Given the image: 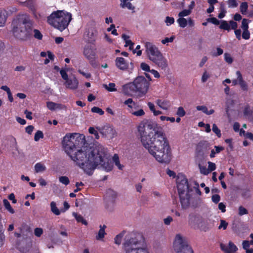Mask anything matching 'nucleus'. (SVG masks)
<instances>
[{
    "mask_svg": "<svg viewBox=\"0 0 253 253\" xmlns=\"http://www.w3.org/2000/svg\"><path fill=\"white\" fill-rule=\"evenodd\" d=\"M85 142L84 135L74 133L66 134L62 143L67 153L87 174L91 175L97 168H101L107 172L112 170L113 162L108 158L106 151L101 145L90 147L85 151L79 149Z\"/></svg>",
    "mask_w": 253,
    "mask_h": 253,
    "instance_id": "f257e3e1",
    "label": "nucleus"
},
{
    "mask_svg": "<svg viewBox=\"0 0 253 253\" xmlns=\"http://www.w3.org/2000/svg\"><path fill=\"white\" fill-rule=\"evenodd\" d=\"M138 133L143 147L161 164H169L171 151L163 128L155 122L144 120L139 125Z\"/></svg>",
    "mask_w": 253,
    "mask_h": 253,
    "instance_id": "f03ea898",
    "label": "nucleus"
},
{
    "mask_svg": "<svg viewBox=\"0 0 253 253\" xmlns=\"http://www.w3.org/2000/svg\"><path fill=\"white\" fill-rule=\"evenodd\" d=\"M33 22L27 15H25L14 23L12 32L16 39L25 41L33 36Z\"/></svg>",
    "mask_w": 253,
    "mask_h": 253,
    "instance_id": "7ed1b4c3",
    "label": "nucleus"
},
{
    "mask_svg": "<svg viewBox=\"0 0 253 253\" xmlns=\"http://www.w3.org/2000/svg\"><path fill=\"white\" fill-rule=\"evenodd\" d=\"M72 20V14L63 10L54 11L47 18V22L60 32L68 27Z\"/></svg>",
    "mask_w": 253,
    "mask_h": 253,
    "instance_id": "20e7f679",
    "label": "nucleus"
},
{
    "mask_svg": "<svg viewBox=\"0 0 253 253\" xmlns=\"http://www.w3.org/2000/svg\"><path fill=\"white\" fill-rule=\"evenodd\" d=\"M146 52L149 59L162 69H166L168 66V60L163 55L156 46L152 42L145 43Z\"/></svg>",
    "mask_w": 253,
    "mask_h": 253,
    "instance_id": "39448f33",
    "label": "nucleus"
},
{
    "mask_svg": "<svg viewBox=\"0 0 253 253\" xmlns=\"http://www.w3.org/2000/svg\"><path fill=\"white\" fill-rule=\"evenodd\" d=\"M127 87L134 92H138L139 96L145 95L149 87V83L142 76H137L132 83L126 84Z\"/></svg>",
    "mask_w": 253,
    "mask_h": 253,
    "instance_id": "423d86ee",
    "label": "nucleus"
},
{
    "mask_svg": "<svg viewBox=\"0 0 253 253\" xmlns=\"http://www.w3.org/2000/svg\"><path fill=\"white\" fill-rule=\"evenodd\" d=\"M141 241L136 237L126 240L123 244L126 253H149L148 251L141 247Z\"/></svg>",
    "mask_w": 253,
    "mask_h": 253,
    "instance_id": "0eeeda50",
    "label": "nucleus"
},
{
    "mask_svg": "<svg viewBox=\"0 0 253 253\" xmlns=\"http://www.w3.org/2000/svg\"><path fill=\"white\" fill-rule=\"evenodd\" d=\"M173 248L176 253H194L192 248L189 246L187 239L177 234L173 243Z\"/></svg>",
    "mask_w": 253,
    "mask_h": 253,
    "instance_id": "6e6552de",
    "label": "nucleus"
},
{
    "mask_svg": "<svg viewBox=\"0 0 253 253\" xmlns=\"http://www.w3.org/2000/svg\"><path fill=\"white\" fill-rule=\"evenodd\" d=\"M238 24L237 22L233 20H230L229 23L226 20H220V24L219 28L223 30L229 32L231 29L234 30V34H235L236 37L237 39L240 40L241 36V31L240 30H237Z\"/></svg>",
    "mask_w": 253,
    "mask_h": 253,
    "instance_id": "1a4fd4ad",
    "label": "nucleus"
},
{
    "mask_svg": "<svg viewBox=\"0 0 253 253\" xmlns=\"http://www.w3.org/2000/svg\"><path fill=\"white\" fill-rule=\"evenodd\" d=\"M177 188L178 194L190 193L192 189L190 188L186 176L183 174L178 175L176 178Z\"/></svg>",
    "mask_w": 253,
    "mask_h": 253,
    "instance_id": "9d476101",
    "label": "nucleus"
},
{
    "mask_svg": "<svg viewBox=\"0 0 253 253\" xmlns=\"http://www.w3.org/2000/svg\"><path fill=\"white\" fill-rule=\"evenodd\" d=\"M97 35V31L95 27H90L87 28L84 33V38L88 43H93Z\"/></svg>",
    "mask_w": 253,
    "mask_h": 253,
    "instance_id": "9b49d317",
    "label": "nucleus"
},
{
    "mask_svg": "<svg viewBox=\"0 0 253 253\" xmlns=\"http://www.w3.org/2000/svg\"><path fill=\"white\" fill-rule=\"evenodd\" d=\"M116 66L121 70H126L128 68V64L122 57H118L115 60Z\"/></svg>",
    "mask_w": 253,
    "mask_h": 253,
    "instance_id": "f8f14e48",
    "label": "nucleus"
},
{
    "mask_svg": "<svg viewBox=\"0 0 253 253\" xmlns=\"http://www.w3.org/2000/svg\"><path fill=\"white\" fill-rule=\"evenodd\" d=\"M79 82L75 77L73 78H68L65 83V85L67 88L72 90L77 89L78 87Z\"/></svg>",
    "mask_w": 253,
    "mask_h": 253,
    "instance_id": "ddd939ff",
    "label": "nucleus"
},
{
    "mask_svg": "<svg viewBox=\"0 0 253 253\" xmlns=\"http://www.w3.org/2000/svg\"><path fill=\"white\" fill-rule=\"evenodd\" d=\"M180 200V203L183 208L186 209L189 205V193L185 194H178Z\"/></svg>",
    "mask_w": 253,
    "mask_h": 253,
    "instance_id": "4468645a",
    "label": "nucleus"
},
{
    "mask_svg": "<svg viewBox=\"0 0 253 253\" xmlns=\"http://www.w3.org/2000/svg\"><path fill=\"white\" fill-rule=\"evenodd\" d=\"M236 76H237V80L238 81V84L243 90L247 91L248 89V87L247 83L243 79L242 75L239 71L236 72Z\"/></svg>",
    "mask_w": 253,
    "mask_h": 253,
    "instance_id": "2eb2a0df",
    "label": "nucleus"
},
{
    "mask_svg": "<svg viewBox=\"0 0 253 253\" xmlns=\"http://www.w3.org/2000/svg\"><path fill=\"white\" fill-rule=\"evenodd\" d=\"M84 55L86 58L91 59L95 57V53L89 45H87L84 48Z\"/></svg>",
    "mask_w": 253,
    "mask_h": 253,
    "instance_id": "dca6fc26",
    "label": "nucleus"
},
{
    "mask_svg": "<svg viewBox=\"0 0 253 253\" xmlns=\"http://www.w3.org/2000/svg\"><path fill=\"white\" fill-rule=\"evenodd\" d=\"M7 19V12L5 9H0V27L5 25Z\"/></svg>",
    "mask_w": 253,
    "mask_h": 253,
    "instance_id": "f3484780",
    "label": "nucleus"
},
{
    "mask_svg": "<svg viewBox=\"0 0 253 253\" xmlns=\"http://www.w3.org/2000/svg\"><path fill=\"white\" fill-rule=\"evenodd\" d=\"M106 227V225H100V229L98 231V234L96 236L95 238L97 240H102L103 238L105 237L106 233H105V228Z\"/></svg>",
    "mask_w": 253,
    "mask_h": 253,
    "instance_id": "a211bd4d",
    "label": "nucleus"
},
{
    "mask_svg": "<svg viewBox=\"0 0 253 253\" xmlns=\"http://www.w3.org/2000/svg\"><path fill=\"white\" fill-rule=\"evenodd\" d=\"M156 103L160 108L164 110L168 109L169 105H170L169 104V101L166 100L158 99L156 100Z\"/></svg>",
    "mask_w": 253,
    "mask_h": 253,
    "instance_id": "6ab92c4d",
    "label": "nucleus"
},
{
    "mask_svg": "<svg viewBox=\"0 0 253 253\" xmlns=\"http://www.w3.org/2000/svg\"><path fill=\"white\" fill-rule=\"evenodd\" d=\"M60 106L61 104L49 101L46 102L47 107L51 111L55 110L57 108H60Z\"/></svg>",
    "mask_w": 253,
    "mask_h": 253,
    "instance_id": "aec40b11",
    "label": "nucleus"
},
{
    "mask_svg": "<svg viewBox=\"0 0 253 253\" xmlns=\"http://www.w3.org/2000/svg\"><path fill=\"white\" fill-rule=\"evenodd\" d=\"M208 22L211 23L215 25L220 24V21L215 17L208 18L207 19V22H203L204 26H207Z\"/></svg>",
    "mask_w": 253,
    "mask_h": 253,
    "instance_id": "412c9836",
    "label": "nucleus"
},
{
    "mask_svg": "<svg viewBox=\"0 0 253 253\" xmlns=\"http://www.w3.org/2000/svg\"><path fill=\"white\" fill-rule=\"evenodd\" d=\"M214 150H212L211 151V153L210 154L211 158H214L216 154L219 153L221 151L224 150V148L223 146H216V145L214 146Z\"/></svg>",
    "mask_w": 253,
    "mask_h": 253,
    "instance_id": "4be33fe9",
    "label": "nucleus"
},
{
    "mask_svg": "<svg viewBox=\"0 0 253 253\" xmlns=\"http://www.w3.org/2000/svg\"><path fill=\"white\" fill-rule=\"evenodd\" d=\"M46 167L45 166L41 163V162H39V163H36L35 166V171L37 173L42 172L45 170Z\"/></svg>",
    "mask_w": 253,
    "mask_h": 253,
    "instance_id": "5701e85b",
    "label": "nucleus"
},
{
    "mask_svg": "<svg viewBox=\"0 0 253 253\" xmlns=\"http://www.w3.org/2000/svg\"><path fill=\"white\" fill-rule=\"evenodd\" d=\"M73 215L78 222H81L85 225H87V221L82 215L75 213V212L73 213Z\"/></svg>",
    "mask_w": 253,
    "mask_h": 253,
    "instance_id": "b1692460",
    "label": "nucleus"
},
{
    "mask_svg": "<svg viewBox=\"0 0 253 253\" xmlns=\"http://www.w3.org/2000/svg\"><path fill=\"white\" fill-rule=\"evenodd\" d=\"M219 10L220 12L218 15V17L219 19H222L225 17L226 13V10L225 8L224 4L222 3L220 5Z\"/></svg>",
    "mask_w": 253,
    "mask_h": 253,
    "instance_id": "393cba45",
    "label": "nucleus"
},
{
    "mask_svg": "<svg viewBox=\"0 0 253 253\" xmlns=\"http://www.w3.org/2000/svg\"><path fill=\"white\" fill-rule=\"evenodd\" d=\"M51 211L55 215H59L60 214L59 210L57 208L55 202H52L50 203Z\"/></svg>",
    "mask_w": 253,
    "mask_h": 253,
    "instance_id": "a878e982",
    "label": "nucleus"
},
{
    "mask_svg": "<svg viewBox=\"0 0 253 253\" xmlns=\"http://www.w3.org/2000/svg\"><path fill=\"white\" fill-rule=\"evenodd\" d=\"M121 6L123 8L127 7L128 9L133 10L134 6L128 1V0H123V2L121 3Z\"/></svg>",
    "mask_w": 253,
    "mask_h": 253,
    "instance_id": "bb28decb",
    "label": "nucleus"
},
{
    "mask_svg": "<svg viewBox=\"0 0 253 253\" xmlns=\"http://www.w3.org/2000/svg\"><path fill=\"white\" fill-rule=\"evenodd\" d=\"M20 231L19 233H21V234L24 235V232H30V227L25 223L23 224L21 226L18 228Z\"/></svg>",
    "mask_w": 253,
    "mask_h": 253,
    "instance_id": "cd10ccee",
    "label": "nucleus"
},
{
    "mask_svg": "<svg viewBox=\"0 0 253 253\" xmlns=\"http://www.w3.org/2000/svg\"><path fill=\"white\" fill-rule=\"evenodd\" d=\"M113 161L119 169H122L123 166L120 164L119 157L117 154H115L113 157Z\"/></svg>",
    "mask_w": 253,
    "mask_h": 253,
    "instance_id": "c85d7f7f",
    "label": "nucleus"
},
{
    "mask_svg": "<svg viewBox=\"0 0 253 253\" xmlns=\"http://www.w3.org/2000/svg\"><path fill=\"white\" fill-rule=\"evenodd\" d=\"M23 4L32 11L36 10V7L33 1L32 0H28L23 2Z\"/></svg>",
    "mask_w": 253,
    "mask_h": 253,
    "instance_id": "c756f323",
    "label": "nucleus"
},
{
    "mask_svg": "<svg viewBox=\"0 0 253 253\" xmlns=\"http://www.w3.org/2000/svg\"><path fill=\"white\" fill-rule=\"evenodd\" d=\"M3 204L4 207H5L6 209L7 210H8L9 212H10L11 214H13L14 213L15 211L14 209L11 207L9 202L7 200L4 199L3 201Z\"/></svg>",
    "mask_w": 253,
    "mask_h": 253,
    "instance_id": "7c9ffc66",
    "label": "nucleus"
},
{
    "mask_svg": "<svg viewBox=\"0 0 253 253\" xmlns=\"http://www.w3.org/2000/svg\"><path fill=\"white\" fill-rule=\"evenodd\" d=\"M248 8V3L246 2H242L240 6V11L241 12V13L243 15H245L246 14V12L247 11Z\"/></svg>",
    "mask_w": 253,
    "mask_h": 253,
    "instance_id": "2f4dec72",
    "label": "nucleus"
},
{
    "mask_svg": "<svg viewBox=\"0 0 253 253\" xmlns=\"http://www.w3.org/2000/svg\"><path fill=\"white\" fill-rule=\"evenodd\" d=\"M124 104L127 105L128 107L132 109L133 106H136V103L134 102L132 98H128L124 102Z\"/></svg>",
    "mask_w": 253,
    "mask_h": 253,
    "instance_id": "473e14b6",
    "label": "nucleus"
},
{
    "mask_svg": "<svg viewBox=\"0 0 253 253\" xmlns=\"http://www.w3.org/2000/svg\"><path fill=\"white\" fill-rule=\"evenodd\" d=\"M177 22L180 27L184 28L187 25V21L184 18L179 17L177 20Z\"/></svg>",
    "mask_w": 253,
    "mask_h": 253,
    "instance_id": "72a5a7b5",
    "label": "nucleus"
},
{
    "mask_svg": "<svg viewBox=\"0 0 253 253\" xmlns=\"http://www.w3.org/2000/svg\"><path fill=\"white\" fill-rule=\"evenodd\" d=\"M59 181L65 185H68L70 183V180L67 176H61L59 177Z\"/></svg>",
    "mask_w": 253,
    "mask_h": 253,
    "instance_id": "f704fd0d",
    "label": "nucleus"
},
{
    "mask_svg": "<svg viewBox=\"0 0 253 253\" xmlns=\"http://www.w3.org/2000/svg\"><path fill=\"white\" fill-rule=\"evenodd\" d=\"M91 111L94 112V113H97L101 116L104 114V111L101 108L96 106H93L91 108Z\"/></svg>",
    "mask_w": 253,
    "mask_h": 253,
    "instance_id": "c9c22d12",
    "label": "nucleus"
},
{
    "mask_svg": "<svg viewBox=\"0 0 253 253\" xmlns=\"http://www.w3.org/2000/svg\"><path fill=\"white\" fill-rule=\"evenodd\" d=\"M212 130L213 132L216 134V135L218 136V138H220L221 137V134L220 133V130L215 124H213Z\"/></svg>",
    "mask_w": 253,
    "mask_h": 253,
    "instance_id": "e433bc0d",
    "label": "nucleus"
},
{
    "mask_svg": "<svg viewBox=\"0 0 253 253\" xmlns=\"http://www.w3.org/2000/svg\"><path fill=\"white\" fill-rule=\"evenodd\" d=\"M224 60L226 62L229 64H231L233 63V59L231 56L230 54L228 53H225L224 54Z\"/></svg>",
    "mask_w": 253,
    "mask_h": 253,
    "instance_id": "4c0bfd02",
    "label": "nucleus"
},
{
    "mask_svg": "<svg viewBox=\"0 0 253 253\" xmlns=\"http://www.w3.org/2000/svg\"><path fill=\"white\" fill-rule=\"evenodd\" d=\"M176 115L179 117H183L186 115V111L183 107H179L176 112Z\"/></svg>",
    "mask_w": 253,
    "mask_h": 253,
    "instance_id": "58836bf2",
    "label": "nucleus"
},
{
    "mask_svg": "<svg viewBox=\"0 0 253 253\" xmlns=\"http://www.w3.org/2000/svg\"><path fill=\"white\" fill-rule=\"evenodd\" d=\"M191 13V11H190V10L184 9L179 13L178 16L179 17L184 18V17L187 16Z\"/></svg>",
    "mask_w": 253,
    "mask_h": 253,
    "instance_id": "ea45409f",
    "label": "nucleus"
},
{
    "mask_svg": "<svg viewBox=\"0 0 253 253\" xmlns=\"http://www.w3.org/2000/svg\"><path fill=\"white\" fill-rule=\"evenodd\" d=\"M228 250L230 251V253L231 252H236L237 250V247L234 243L231 241L229 242V248Z\"/></svg>",
    "mask_w": 253,
    "mask_h": 253,
    "instance_id": "a19ab883",
    "label": "nucleus"
},
{
    "mask_svg": "<svg viewBox=\"0 0 253 253\" xmlns=\"http://www.w3.org/2000/svg\"><path fill=\"white\" fill-rule=\"evenodd\" d=\"M241 27L243 30H248L249 22L248 19L244 18L242 20Z\"/></svg>",
    "mask_w": 253,
    "mask_h": 253,
    "instance_id": "79ce46f5",
    "label": "nucleus"
},
{
    "mask_svg": "<svg viewBox=\"0 0 253 253\" xmlns=\"http://www.w3.org/2000/svg\"><path fill=\"white\" fill-rule=\"evenodd\" d=\"M131 114L136 117H141L145 115V112L142 109H140L137 111L131 112Z\"/></svg>",
    "mask_w": 253,
    "mask_h": 253,
    "instance_id": "37998d69",
    "label": "nucleus"
},
{
    "mask_svg": "<svg viewBox=\"0 0 253 253\" xmlns=\"http://www.w3.org/2000/svg\"><path fill=\"white\" fill-rule=\"evenodd\" d=\"M88 131H89L90 134H93L96 139L99 138V135L98 132L95 130L93 127L90 126Z\"/></svg>",
    "mask_w": 253,
    "mask_h": 253,
    "instance_id": "c03bdc74",
    "label": "nucleus"
},
{
    "mask_svg": "<svg viewBox=\"0 0 253 253\" xmlns=\"http://www.w3.org/2000/svg\"><path fill=\"white\" fill-rule=\"evenodd\" d=\"M238 214L240 216L245 215V214H248V211L243 206H241L239 207Z\"/></svg>",
    "mask_w": 253,
    "mask_h": 253,
    "instance_id": "a18cd8bd",
    "label": "nucleus"
},
{
    "mask_svg": "<svg viewBox=\"0 0 253 253\" xmlns=\"http://www.w3.org/2000/svg\"><path fill=\"white\" fill-rule=\"evenodd\" d=\"M243 113L245 116H248L252 115V110L249 105H247L245 107Z\"/></svg>",
    "mask_w": 253,
    "mask_h": 253,
    "instance_id": "49530a36",
    "label": "nucleus"
},
{
    "mask_svg": "<svg viewBox=\"0 0 253 253\" xmlns=\"http://www.w3.org/2000/svg\"><path fill=\"white\" fill-rule=\"evenodd\" d=\"M43 137V134L42 131L41 130H38L35 135L34 140L36 141H39L41 138H42Z\"/></svg>",
    "mask_w": 253,
    "mask_h": 253,
    "instance_id": "de8ad7c7",
    "label": "nucleus"
},
{
    "mask_svg": "<svg viewBox=\"0 0 253 253\" xmlns=\"http://www.w3.org/2000/svg\"><path fill=\"white\" fill-rule=\"evenodd\" d=\"M140 68L141 69L146 72H150L151 69L150 66L145 63V62H142L140 64Z\"/></svg>",
    "mask_w": 253,
    "mask_h": 253,
    "instance_id": "09e8293b",
    "label": "nucleus"
},
{
    "mask_svg": "<svg viewBox=\"0 0 253 253\" xmlns=\"http://www.w3.org/2000/svg\"><path fill=\"white\" fill-rule=\"evenodd\" d=\"M34 37L38 40H41L42 38V35L41 32L38 30H34L33 31Z\"/></svg>",
    "mask_w": 253,
    "mask_h": 253,
    "instance_id": "8fccbe9b",
    "label": "nucleus"
},
{
    "mask_svg": "<svg viewBox=\"0 0 253 253\" xmlns=\"http://www.w3.org/2000/svg\"><path fill=\"white\" fill-rule=\"evenodd\" d=\"M43 233L42 228L40 227H37L34 230V234L36 236L40 237Z\"/></svg>",
    "mask_w": 253,
    "mask_h": 253,
    "instance_id": "3c124183",
    "label": "nucleus"
},
{
    "mask_svg": "<svg viewBox=\"0 0 253 253\" xmlns=\"http://www.w3.org/2000/svg\"><path fill=\"white\" fill-rule=\"evenodd\" d=\"M208 170L209 172L214 170L216 169V165L211 162H208Z\"/></svg>",
    "mask_w": 253,
    "mask_h": 253,
    "instance_id": "603ef678",
    "label": "nucleus"
},
{
    "mask_svg": "<svg viewBox=\"0 0 253 253\" xmlns=\"http://www.w3.org/2000/svg\"><path fill=\"white\" fill-rule=\"evenodd\" d=\"M134 43L129 39L125 41V47L129 46V49L132 50L133 48Z\"/></svg>",
    "mask_w": 253,
    "mask_h": 253,
    "instance_id": "864d4df0",
    "label": "nucleus"
},
{
    "mask_svg": "<svg viewBox=\"0 0 253 253\" xmlns=\"http://www.w3.org/2000/svg\"><path fill=\"white\" fill-rule=\"evenodd\" d=\"M123 236V235L122 233L117 235L114 239L115 243L116 244L120 245L121 244V241L122 240Z\"/></svg>",
    "mask_w": 253,
    "mask_h": 253,
    "instance_id": "5fc2aeb1",
    "label": "nucleus"
},
{
    "mask_svg": "<svg viewBox=\"0 0 253 253\" xmlns=\"http://www.w3.org/2000/svg\"><path fill=\"white\" fill-rule=\"evenodd\" d=\"M60 74L62 77V78L65 80V81H66L67 80H68V75L67 73V72L66 70L64 69H61L60 71Z\"/></svg>",
    "mask_w": 253,
    "mask_h": 253,
    "instance_id": "6e6d98bb",
    "label": "nucleus"
},
{
    "mask_svg": "<svg viewBox=\"0 0 253 253\" xmlns=\"http://www.w3.org/2000/svg\"><path fill=\"white\" fill-rule=\"evenodd\" d=\"M220 196L217 194H214L211 197L212 201L215 204L218 203L219 201H220Z\"/></svg>",
    "mask_w": 253,
    "mask_h": 253,
    "instance_id": "4d7b16f0",
    "label": "nucleus"
},
{
    "mask_svg": "<svg viewBox=\"0 0 253 253\" xmlns=\"http://www.w3.org/2000/svg\"><path fill=\"white\" fill-rule=\"evenodd\" d=\"M228 224V223L225 220H221L219 226H218V229L222 228L223 230H226Z\"/></svg>",
    "mask_w": 253,
    "mask_h": 253,
    "instance_id": "13d9d810",
    "label": "nucleus"
},
{
    "mask_svg": "<svg viewBox=\"0 0 253 253\" xmlns=\"http://www.w3.org/2000/svg\"><path fill=\"white\" fill-rule=\"evenodd\" d=\"M242 36L244 39H249L250 38V33L249 30H243Z\"/></svg>",
    "mask_w": 253,
    "mask_h": 253,
    "instance_id": "bf43d9fd",
    "label": "nucleus"
},
{
    "mask_svg": "<svg viewBox=\"0 0 253 253\" xmlns=\"http://www.w3.org/2000/svg\"><path fill=\"white\" fill-rule=\"evenodd\" d=\"M227 2L229 7H236L238 5L236 0H228Z\"/></svg>",
    "mask_w": 253,
    "mask_h": 253,
    "instance_id": "052dcab7",
    "label": "nucleus"
},
{
    "mask_svg": "<svg viewBox=\"0 0 253 253\" xmlns=\"http://www.w3.org/2000/svg\"><path fill=\"white\" fill-rule=\"evenodd\" d=\"M210 75L206 71H205L202 76V82L205 83L206 81L209 79Z\"/></svg>",
    "mask_w": 253,
    "mask_h": 253,
    "instance_id": "680f3d73",
    "label": "nucleus"
},
{
    "mask_svg": "<svg viewBox=\"0 0 253 253\" xmlns=\"http://www.w3.org/2000/svg\"><path fill=\"white\" fill-rule=\"evenodd\" d=\"M165 22L166 23L167 25L169 26L174 22V19L173 17L167 16L166 18Z\"/></svg>",
    "mask_w": 253,
    "mask_h": 253,
    "instance_id": "e2e57ef3",
    "label": "nucleus"
},
{
    "mask_svg": "<svg viewBox=\"0 0 253 253\" xmlns=\"http://www.w3.org/2000/svg\"><path fill=\"white\" fill-rule=\"evenodd\" d=\"M5 240V236L4 234L3 233L0 231V248L4 245Z\"/></svg>",
    "mask_w": 253,
    "mask_h": 253,
    "instance_id": "0e129e2a",
    "label": "nucleus"
},
{
    "mask_svg": "<svg viewBox=\"0 0 253 253\" xmlns=\"http://www.w3.org/2000/svg\"><path fill=\"white\" fill-rule=\"evenodd\" d=\"M196 109L198 110L202 111V112H204L205 114H206L208 110V108L204 105L197 106L196 107Z\"/></svg>",
    "mask_w": 253,
    "mask_h": 253,
    "instance_id": "69168bd1",
    "label": "nucleus"
},
{
    "mask_svg": "<svg viewBox=\"0 0 253 253\" xmlns=\"http://www.w3.org/2000/svg\"><path fill=\"white\" fill-rule=\"evenodd\" d=\"M174 39V37L173 36H171L170 38H166L165 39H164L162 41V42L163 44H166L167 42H173Z\"/></svg>",
    "mask_w": 253,
    "mask_h": 253,
    "instance_id": "338daca9",
    "label": "nucleus"
},
{
    "mask_svg": "<svg viewBox=\"0 0 253 253\" xmlns=\"http://www.w3.org/2000/svg\"><path fill=\"white\" fill-rule=\"evenodd\" d=\"M140 45H137L135 49L133 50V53H137V56H140L142 54V51L140 50Z\"/></svg>",
    "mask_w": 253,
    "mask_h": 253,
    "instance_id": "774afa93",
    "label": "nucleus"
}]
</instances>
